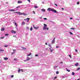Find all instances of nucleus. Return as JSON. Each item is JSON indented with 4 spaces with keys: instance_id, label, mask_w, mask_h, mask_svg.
Listing matches in <instances>:
<instances>
[{
    "instance_id": "f257e3e1",
    "label": "nucleus",
    "mask_w": 80,
    "mask_h": 80,
    "mask_svg": "<svg viewBox=\"0 0 80 80\" xmlns=\"http://www.w3.org/2000/svg\"><path fill=\"white\" fill-rule=\"evenodd\" d=\"M51 11H52V12H54V13H57V10H56L55 9H52L51 10Z\"/></svg>"
},
{
    "instance_id": "f03ea898",
    "label": "nucleus",
    "mask_w": 80,
    "mask_h": 80,
    "mask_svg": "<svg viewBox=\"0 0 80 80\" xmlns=\"http://www.w3.org/2000/svg\"><path fill=\"white\" fill-rule=\"evenodd\" d=\"M49 29V28H47V27H43V30H48V29Z\"/></svg>"
},
{
    "instance_id": "7ed1b4c3",
    "label": "nucleus",
    "mask_w": 80,
    "mask_h": 80,
    "mask_svg": "<svg viewBox=\"0 0 80 80\" xmlns=\"http://www.w3.org/2000/svg\"><path fill=\"white\" fill-rule=\"evenodd\" d=\"M14 13H18L19 15H22V13L20 12H14Z\"/></svg>"
},
{
    "instance_id": "20e7f679",
    "label": "nucleus",
    "mask_w": 80,
    "mask_h": 80,
    "mask_svg": "<svg viewBox=\"0 0 80 80\" xmlns=\"http://www.w3.org/2000/svg\"><path fill=\"white\" fill-rule=\"evenodd\" d=\"M33 27L34 28V29H35V30H37V29H38V27H37V28L35 27L34 25H33Z\"/></svg>"
},
{
    "instance_id": "39448f33",
    "label": "nucleus",
    "mask_w": 80,
    "mask_h": 80,
    "mask_svg": "<svg viewBox=\"0 0 80 80\" xmlns=\"http://www.w3.org/2000/svg\"><path fill=\"white\" fill-rule=\"evenodd\" d=\"M12 33H17V31H14L13 30H12Z\"/></svg>"
},
{
    "instance_id": "423d86ee",
    "label": "nucleus",
    "mask_w": 80,
    "mask_h": 80,
    "mask_svg": "<svg viewBox=\"0 0 80 80\" xmlns=\"http://www.w3.org/2000/svg\"><path fill=\"white\" fill-rule=\"evenodd\" d=\"M55 38H54L53 40H52V43H55Z\"/></svg>"
},
{
    "instance_id": "0eeeda50",
    "label": "nucleus",
    "mask_w": 80,
    "mask_h": 80,
    "mask_svg": "<svg viewBox=\"0 0 80 80\" xmlns=\"http://www.w3.org/2000/svg\"><path fill=\"white\" fill-rule=\"evenodd\" d=\"M25 24V22H22V25H24Z\"/></svg>"
},
{
    "instance_id": "6e6552de",
    "label": "nucleus",
    "mask_w": 80,
    "mask_h": 80,
    "mask_svg": "<svg viewBox=\"0 0 80 80\" xmlns=\"http://www.w3.org/2000/svg\"><path fill=\"white\" fill-rule=\"evenodd\" d=\"M9 11H10V12H15V10L14 9H9Z\"/></svg>"
},
{
    "instance_id": "1a4fd4ad",
    "label": "nucleus",
    "mask_w": 80,
    "mask_h": 80,
    "mask_svg": "<svg viewBox=\"0 0 80 80\" xmlns=\"http://www.w3.org/2000/svg\"><path fill=\"white\" fill-rule=\"evenodd\" d=\"M52 10V9H51V8H49L47 9V11H49V12H50V10Z\"/></svg>"
},
{
    "instance_id": "9d476101",
    "label": "nucleus",
    "mask_w": 80,
    "mask_h": 80,
    "mask_svg": "<svg viewBox=\"0 0 80 80\" xmlns=\"http://www.w3.org/2000/svg\"><path fill=\"white\" fill-rule=\"evenodd\" d=\"M1 30L3 32V31H4L5 30V28H1Z\"/></svg>"
},
{
    "instance_id": "9b49d317",
    "label": "nucleus",
    "mask_w": 80,
    "mask_h": 80,
    "mask_svg": "<svg viewBox=\"0 0 80 80\" xmlns=\"http://www.w3.org/2000/svg\"><path fill=\"white\" fill-rule=\"evenodd\" d=\"M41 11L42 12H45V10L44 9H41Z\"/></svg>"
},
{
    "instance_id": "f8f14e48",
    "label": "nucleus",
    "mask_w": 80,
    "mask_h": 80,
    "mask_svg": "<svg viewBox=\"0 0 80 80\" xmlns=\"http://www.w3.org/2000/svg\"><path fill=\"white\" fill-rule=\"evenodd\" d=\"M8 59V58H4V60H7Z\"/></svg>"
},
{
    "instance_id": "ddd939ff",
    "label": "nucleus",
    "mask_w": 80,
    "mask_h": 80,
    "mask_svg": "<svg viewBox=\"0 0 80 80\" xmlns=\"http://www.w3.org/2000/svg\"><path fill=\"white\" fill-rule=\"evenodd\" d=\"M30 59V58L28 57H27L26 58V60L27 61L29 60Z\"/></svg>"
},
{
    "instance_id": "4468645a",
    "label": "nucleus",
    "mask_w": 80,
    "mask_h": 80,
    "mask_svg": "<svg viewBox=\"0 0 80 80\" xmlns=\"http://www.w3.org/2000/svg\"><path fill=\"white\" fill-rule=\"evenodd\" d=\"M22 14L23 15H25V16L28 15V14H27L25 13H22Z\"/></svg>"
},
{
    "instance_id": "2eb2a0df",
    "label": "nucleus",
    "mask_w": 80,
    "mask_h": 80,
    "mask_svg": "<svg viewBox=\"0 0 80 80\" xmlns=\"http://www.w3.org/2000/svg\"><path fill=\"white\" fill-rule=\"evenodd\" d=\"M66 70L68 72H70V70L68 69L67 68H66Z\"/></svg>"
},
{
    "instance_id": "dca6fc26",
    "label": "nucleus",
    "mask_w": 80,
    "mask_h": 80,
    "mask_svg": "<svg viewBox=\"0 0 80 80\" xmlns=\"http://www.w3.org/2000/svg\"><path fill=\"white\" fill-rule=\"evenodd\" d=\"M4 52V50L0 49V52Z\"/></svg>"
},
{
    "instance_id": "f3484780",
    "label": "nucleus",
    "mask_w": 80,
    "mask_h": 80,
    "mask_svg": "<svg viewBox=\"0 0 80 80\" xmlns=\"http://www.w3.org/2000/svg\"><path fill=\"white\" fill-rule=\"evenodd\" d=\"M75 65L77 67L78 65V63H76L75 64Z\"/></svg>"
},
{
    "instance_id": "a211bd4d",
    "label": "nucleus",
    "mask_w": 80,
    "mask_h": 80,
    "mask_svg": "<svg viewBox=\"0 0 80 80\" xmlns=\"http://www.w3.org/2000/svg\"><path fill=\"white\" fill-rule=\"evenodd\" d=\"M14 61H17V60H18V58H14Z\"/></svg>"
},
{
    "instance_id": "6ab92c4d",
    "label": "nucleus",
    "mask_w": 80,
    "mask_h": 80,
    "mask_svg": "<svg viewBox=\"0 0 80 80\" xmlns=\"http://www.w3.org/2000/svg\"><path fill=\"white\" fill-rule=\"evenodd\" d=\"M15 26L16 27H17L18 26V25H17V23L16 22H15Z\"/></svg>"
},
{
    "instance_id": "aec40b11",
    "label": "nucleus",
    "mask_w": 80,
    "mask_h": 80,
    "mask_svg": "<svg viewBox=\"0 0 80 80\" xmlns=\"http://www.w3.org/2000/svg\"><path fill=\"white\" fill-rule=\"evenodd\" d=\"M49 49H50V50L51 52H53V50H54V49H52H52H50V48Z\"/></svg>"
},
{
    "instance_id": "412c9836",
    "label": "nucleus",
    "mask_w": 80,
    "mask_h": 80,
    "mask_svg": "<svg viewBox=\"0 0 80 80\" xmlns=\"http://www.w3.org/2000/svg\"><path fill=\"white\" fill-rule=\"evenodd\" d=\"M34 8H38V6H34Z\"/></svg>"
},
{
    "instance_id": "4be33fe9",
    "label": "nucleus",
    "mask_w": 80,
    "mask_h": 80,
    "mask_svg": "<svg viewBox=\"0 0 80 80\" xmlns=\"http://www.w3.org/2000/svg\"><path fill=\"white\" fill-rule=\"evenodd\" d=\"M20 70H21L20 69V68H19L18 69V73H20Z\"/></svg>"
},
{
    "instance_id": "5701e85b",
    "label": "nucleus",
    "mask_w": 80,
    "mask_h": 80,
    "mask_svg": "<svg viewBox=\"0 0 80 80\" xmlns=\"http://www.w3.org/2000/svg\"><path fill=\"white\" fill-rule=\"evenodd\" d=\"M44 27H47V25L45 24H44Z\"/></svg>"
},
{
    "instance_id": "b1692460",
    "label": "nucleus",
    "mask_w": 80,
    "mask_h": 80,
    "mask_svg": "<svg viewBox=\"0 0 80 80\" xmlns=\"http://www.w3.org/2000/svg\"><path fill=\"white\" fill-rule=\"evenodd\" d=\"M32 30H33V28H32V27H31L30 28V30H31V31H32Z\"/></svg>"
},
{
    "instance_id": "393cba45",
    "label": "nucleus",
    "mask_w": 80,
    "mask_h": 80,
    "mask_svg": "<svg viewBox=\"0 0 80 80\" xmlns=\"http://www.w3.org/2000/svg\"><path fill=\"white\" fill-rule=\"evenodd\" d=\"M32 55V53H30L29 54H28L27 56H30V55Z\"/></svg>"
},
{
    "instance_id": "a878e982",
    "label": "nucleus",
    "mask_w": 80,
    "mask_h": 80,
    "mask_svg": "<svg viewBox=\"0 0 80 80\" xmlns=\"http://www.w3.org/2000/svg\"><path fill=\"white\" fill-rule=\"evenodd\" d=\"M57 78V76H55V77H54V79H53V80H54L55 79H56V78Z\"/></svg>"
},
{
    "instance_id": "bb28decb",
    "label": "nucleus",
    "mask_w": 80,
    "mask_h": 80,
    "mask_svg": "<svg viewBox=\"0 0 80 80\" xmlns=\"http://www.w3.org/2000/svg\"><path fill=\"white\" fill-rule=\"evenodd\" d=\"M72 75H75V73L74 72H72Z\"/></svg>"
},
{
    "instance_id": "cd10ccee",
    "label": "nucleus",
    "mask_w": 80,
    "mask_h": 80,
    "mask_svg": "<svg viewBox=\"0 0 80 80\" xmlns=\"http://www.w3.org/2000/svg\"><path fill=\"white\" fill-rule=\"evenodd\" d=\"M27 20H28V21L30 20V18H27Z\"/></svg>"
},
{
    "instance_id": "c85d7f7f",
    "label": "nucleus",
    "mask_w": 80,
    "mask_h": 80,
    "mask_svg": "<svg viewBox=\"0 0 80 80\" xmlns=\"http://www.w3.org/2000/svg\"><path fill=\"white\" fill-rule=\"evenodd\" d=\"M69 33L70 34V35H73V33L71 32H69Z\"/></svg>"
},
{
    "instance_id": "c756f323",
    "label": "nucleus",
    "mask_w": 80,
    "mask_h": 80,
    "mask_svg": "<svg viewBox=\"0 0 80 80\" xmlns=\"http://www.w3.org/2000/svg\"><path fill=\"white\" fill-rule=\"evenodd\" d=\"M22 49H23L24 50H26V48H24L23 47H22Z\"/></svg>"
},
{
    "instance_id": "7c9ffc66",
    "label": "nucleus",
    "mask_w": 80,
    "mask_h": 80,
    "mask_svg": "<svg viewBox=\"0 0 80 80\" xmlns=\"http://www.w3.org/2000/svg\"><path fill=\"white\" fill-rule=\"evenodd\" d=\"M4 37H1L0 38H2V39H3V38H4Z\"/></svg>"
},
{
    "instance_id": "2f4dec72",
    "label": "nucleus",
    "mask_w": 80,
    "mask_h": 80,
    "mask_svg": "<svg viewBox=\"0 0 80 80\" xmlns=\"http://www.w3.org/2000/svg\"><path fill=\"white\" fill-rule=\"evenodd\" d=\"M70 29L71 30H75V28H70Z\"/></svg>"
},
{
    "instance_id": "473e14b6",
    "label": "nucleus",
    "mask_w": 80,
    "mask_h": 80,
    "mask_svg": "<svg viewBox=\"0 0 80 80\" xmlns=\"http://www.w3.org/2000/svg\"><path fill=\"white\" fill-rule=\"evenodd\" d=\"M18 3H22V2L20 1H18Z\"/></svg>"
},
{
    "instance_id": "72a5a7b5",
    "label": "nucleus",
    "mask_w": 80,
    "mask_h": 80,
    "mask_svg": "<svg viewBox=\"0 0 80 80\" xmlns=\"http://www.w3.org/2000/svg\"><path fill=\"white\" fill-rule=\"evenodd\" d=\"M69 57H70V58H72V56H71V55L69 54Z\"/></svg>"
},
{
    "instance_id": "f704fd0d",
    "label": "nucleus",
    "mask_w": 80,
    "mask_h": 80,
    "mask_svg": "<svg viewBox=\"0 0 80 80\" xmlns=\"http://www.w3.org/2000/svg\"><path fill=\"white\" fill-rule=\"evenodd\" d=\"M56 74H58L59 73V72L57 71L56 73Z\"/></svg>"
},
{
    "instance_id": "c9c22d12",
    "label": "nucleus",
    "mask_w": 80,
    "mask_h": 80,
    "mask_svg": "<svg viewBox=\"0 0 80 80\" xmlns=\"http://www.w3.org/2000/svg\"><path fill=\"white\" fill-rule=\"evenodd\" d=\"M80 68H78L77 69V70H80Z\"/></svg>"
},
{
    "instance_id": "e433bc0d",
    "label": "nucleus",
    "mask_w": 80,
    "mask_h": 80,
    "mask_svg": "<svg viewBox=\"0 0 80 80\" xmlns=\"http://www.w3.org/2000/svg\"><path fill=\"white\" fill-rule=\"evenodd\" d=\"M8 36V34H5V36Z\"/></svg>"
},
{
    "instance_id": "4c0bfd02",
    "label": "nucleus",
    "mask_w": 80,
    "mask_h": 80,
    "mask_svg": "<svg viewBox=\"0 0 80 80\" xmlns=\"http://www.w3.org/2000/svg\"><path fill=\"white\" fill-rule=\"evenodd\" d=\"M14 53H15V52H12L11 53V55H12L14 54Z\"/></svg>"
},
{
    "instance_id": "58836bf2",
    "label": "nucleus",
    "mask_w": 80,
    "mask_h": 80,
    "mask_svg": "<svg viewBox=\"0 0 80 80\" xmlns=\"http://www.w3.org/2000/svg\"><path fill=\"white\" fill-rule=\"evenodd\" d=\"M44 19V20H47V19L46 18H43Z\"/></svg>"
},
{
    "instance_id": "ea45409f",
    "label": "nucleus",
    "mask_w": 80,
    "mask_h": 80,
    "mask_svg": "<svg viewBox=\"0 0 80 80\" xmlns=\"http://www.w3.org/2000/svg\"><path fill=\"white\" fill-rule=\"evenodd\" d=\"M48 46H49V47H51V45H50V44H48Z\"/></svg>"
},
{
    "instance_id": "a19ab883",
    "label": "nucleus",
    "mask_w": 80,
    "mask_h": 80,
    "mask_svg": "<svg viewBox=\"0 0 80 80\" xmlns=\"http://www.w3.org/2000/svg\"><path fill=\"white\" fill-rule=\"evenodd\" d=\"M20 8V6H18L16 8Z\"/></svg>"
},
{
    "instance_id": "79ce46f5",
    "label": "nucleus",
    "mask_w": 80,
    "mask_h": 80,
    "mask_svg": "<svg viewBox=\"0 0 80 80\" xmlns=\"http://www.w3.org/2000/svg\"><path fill=\"white\" fill-rule=\"evenodd\" d=\"M35 57H38V54H36L35 55Z\"/></svg>"
},
{
    "instance_id": "37998d69",
    "label": "nucleus",
    "mask_w": 80,
    "mask_h": 80,
    "mask_svg": "<svg viewBox=\"0 0 80 80\" xmlns=\"http://www.w3.org/2000/svg\"><path fill=\"white\" fill-rule=\"evenodd\" d=\"M13 77H14L13 75H12L11 76V78H13Z\"/></svg>"
},
{
    "instance_id": "c03bdc74",
    "label": "nucleus",
    "mask_w": 80,
    "mask_h": 80,
    "mask_svg": "<svg viewBox=\"0 0 80 80\" xmlns=\"http://www.w3.org/2000/svg\"><path fill=\"white\" fill-rule=\"evenodd\" d=\"M4 47H8V45H5L4 46Z\"/></svg>"
},
{
    "instance_id": "a18cd8bd",
    "label": "nucleus",
    "mask_w": 80,
    "mask_h": 80,
    "mask_svg": "<svg viewBox=\"0 0 80 80\" xmlns=\"http://www.w3.org/2000/svg\"><path fill=\"white\" fill-rule=\"evenodd\" d=\"M26 29H27V30H28V29H29V28L27 27L26 28Z\"/></svg>"
},
{
    "instance_id": "49530a36",
    "label": "nucleus",
    "mask_w": 80,
    "mask_h": 80,
    "mask_svg": "<svg viewBox=\"0 0 80 80\" xmlns=\"http://www.w3.org/2000/svg\"><path fill=\"white\" fill-rule=\"evenodd\" d=\"M80 3V2H77V4H78H78H79Z\"/></svg>"
},
{
    "instance_id": "de8ad7c7",
    "label": "nucleus",
    "mask_w": 80,
    "mask_h": 80,
    "mask_svg": "<svg viewBox=\"0 0 80 80\" xmlns=\"http://www.w3.org/2000/svg\"><path fill=\"white\" fill-rule=\"evenodd\" d=\"M75 51L76 52H78V50L77 49H75Z\"/></svg>"
},
{
    "instance_id": "09e8293b",
    "label": "nucleus",
    "mask_w": 80,
    "mask_h": 80,
    "mask_svg": "<svg viewBox=\"0 0 80 80\" xmlns=\"http://www.w3.org/2000/svg\"><path fill=\"white\" fill-rule=\"evenodd\" d=\"M13 52H15L16 51V50L15 49H14L13 50Z\"/></svg>"
},
{
    "instance_id": "8fccbe9b",
    "label": "nucleus",
    "mask_w": 80,
    "mask_h": 80,
    "mask_svg": "<svg viewBox=\"0 0 80 80\" xmlns=\"http://www.w3.org/2000/svg\"><path fill=\"white\" fill-rule=\"evenodd\" d=\"M33 12L34 14H35V11H33Z\"/></svg>"
},
{
    "instance_id": "3c124183",
    "label": "nucleus",
    "mask_w": 80,
    "mask_h": 80,
    "mask_svg": "<svg viewBox=\"0 0 80 80\" xmlns=\"http://www.w3.org/2000/svg\"><path fill=\"white\" fill-rule=\"evenodd\" d=\"M58 47H59V46L56 47V48H58Z\"/></svg>"
},
{
    "instance_id": "603ef678",
    "label": "nucleus",
    "mask_w": 80,
    "mask_h": 80,
    "mask_svg": "<svg viewBox=\"0 0 80 80\" xmlns=\"http://www.w3.org/2000/svg\"><path fill=\"white\" fill-rule=\"evenodd\" d=\"M59 63H63V62H60Z\"/></svg>"
},
{
    "instance_id": "864d4df0",
    "label": "nucleus",
    "mask_w": 80,
    "mask_h": 80,
    "mask_svg": "<svg viewBox=\"0 0 80 80\" xmlns=\"http://www.w3.org/2000/svg\"><path fill=\"white\" fill-rule=\"evenodd\" d=\"M21 71L22 72H23V70L22 69H21Z\"/></svg>"
},
{
    "instance_id": "5fc2aeb1",
    "label": "nucleus",
    "mask_w": 80,
    "mask_h": 80,
    "mask_svg": "<svg viewBox=\"0 0 80 80\" xmlns=\"http://www.w3.org/2000/svg\"><path fill=\"white\" fill-rule=\"evenodd\" d=\"M54 5H56V6L57 7L58 5H57V4H55Z\"/></svg>"
},
{
    "instance_id": "6e6d98bb",
    "label": "nucleus",
    "mask_w": 80,
    "mask_h": 80,
    "mask_svg": "<svg viewBox=\"0 0 80 80\" xmlns=\"http://www.w3.org/2000/svg\"><path fill=\"white\" fill-rule=\"evenodd\" d=\"M70 20H72V19H73V18H70Z\"/></svg>"
},
{
    "instance_id": "4d7b16f0",
    "label": "nucleus",
    "mask_w": 80,
    "mask_h": 80,
    "mask_svg": "<svg viewBox=\"0 0 80 80\" xmlns=\"http://www.w3.org/2000/svg\"><path fill=\"white\" fill-rule=\"evenodd\" d=\"M28 1V2H30V0H27Z\"/></svg>"
},
{
    "instance_id": "13d9d810",
    "label": "nucleus",
    "mask_w": 80,
    "mask_h": 80,
    "mask_svg": "<svg viewBox=\"0 0 80 80\" xmlns=\"http://www.w3.org/2000/svg\"><path fill=\"white\" fill-rule=\"evenodd\" d=\"M62 10H64V8H62Z\"/></svg>"
},
{
    "instance_id": "bf43d9fd",
    "label": "nucleus",
    "mask_w": 80,
    "mask_h": 80,
    "mask_svg": "<svg viewBox=\"0 0 80 80\" xmlns=\"http://www.w3.org/2000/svg\"><path fill=\"white\" fill-rule=\"evenodd\" d=\"M13 37H16V36H13Z\"/></svg>"
},
{
    "instance_id": "052dcab7",
    "label": "nucleus",
    "mask_w": 80,
    "mask_h": 80,
    "mask_svg": "<svg viewBox=\"0 0 80 80\" xmlns=\"http://www.w3.org/2000/svg\"><path fill=\"white\" fill-rule=\"evenodd\" d=\"M45 45H47V43H45Z\"/></svg>"
},
{
    "instance_id": "680f3d73",
    "label": "nucleus",
    "mask_w": 80,
    "mask_h": 80,
    "mask_svg": "<svg viewBox=\"0 0 80 80\" xmlns=\"http://www.w3.org/2000/svg\"><path fill=\"white\" fill-rule=\"evenodd\" d=\"M6 3L8 4V2H6Z\"/></svg>"
},
{
    "instance_id": "e2e57ef3",
    "label": "nucleus",
    "mask_w": 80,
    "mask_h": 80,
    "mask_svg": "<svg viewBox=\"0 0 80 80\" xmlns=\"http://www.w3.org/2000/svg\"><path fill=\"white\" fill-rule=\"evenodd\" d=\"M80 80V79H77V80Z\"/></svg>"
},
{
    "instance_id": "0e129e2a",
    "label": "nucleus",
    "mask_w": 80,
    "mask_h": 80,
    "mask_svg": "<svg viewBox=\"0 0 80 80\" xmlns=\"http://www.w3.org/2000/svg\"><path fill=\"white\" fill-rule=\"evenodd\" d=\"M24 20H26V19H24Z\"/></svg>"
},
{
    "instance_id": "69168bd1",
    "label": "nucleus",
    "mask_w": 80,
    "mask_h": 80,
    "mask_svg": "<svg viewBox=\"0 0 80 80\" xmlns=\"http://www.w3.org/2000/svg\"><path fill=\"white\" fill-rule=\"evenodd\" d=\"M51 48H52V47H51Z\"/></svg>"
},
{
    "instance_id": "338daca9",
    "label": "nucleus",
    "mask_w": 80,
    "mask_h": 80,
    "mask_svg": "<svg viewBox=\"0 0 80 80\" xmlns=\"http://www.w3.org/2000/svg\"><path fill=\"white\" fill-rule=\"evenodd\" d=\"M0 7H1V5H0Z\"/></svg>"
}]
</instances>
